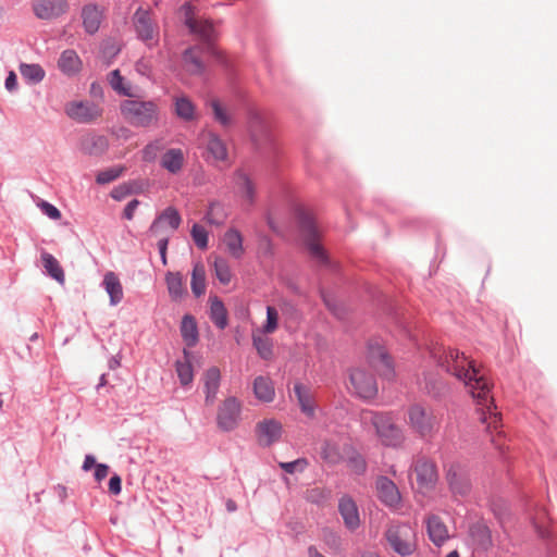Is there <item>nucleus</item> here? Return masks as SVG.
I'll use <instances>...</instances> for the list:
<instances>
[{
  "instance_id": "nucleus-1",
  "label": "nucleus",
  "mask_w": 557,
  "mask_h": 557,
  "mask_svg": "<svg viewBox=\"0 0 557 557\" xmlns=\"http://www.w3.org/2000/svg\"><path fill=\"white\" fill-rule=\"evenodd\" d=\"M438 359L443 369L462 381L470 388V393L479 406L478 410L481 411V422L486 423L488 429L493 428L496 430L500 418L495 411L494 399L490 395L491 384L486 379L485 370L460 350H443Z\"/></svg>"
},
{
  "instance_id": "nucleus-2",
  "label": "nucleus",
  "mask_w": 557,
  "mask_h": 557,
  "mask_svg": "<svg viewBox=\"0 0 557 557\" xmlns=\"http://www.w3.org/2000/svg\"><path fill=\"white\" fill-rule=\"evenodd\" d=\"M408 425L419 437L431 440L440 431L441 418L426 405L412 404L408 411Z\"/></svg>"
},
{
  "instance_id": "nucleus-3",
  "label": "nucleus",
  "mask_w": 557,
  "mask_h": 557,
  "mask_svg": "<svg viewBox=\"0 0 557 557\" xmlns=\"http://www.w3.org/2000/svg\"><path fill=\"white\" fill-rule=\"evenodd\" d=\"M384 536L391 548L403 557L411 556L417 549V534L408 523H391Z\"/></svg>"
},
{
  "instance_id": "nucleus-4",
  "label": "nucleus",
  "mask_w": 557,
  "mask_h": 557,
  "mask_svg": "<svg viewBox=\"0 0 557 557\" xmlns=\"http://www.w3.org/2000/svg\"><path fill=\"white\" fill-rule=\"evenodd\" d=\"M121 113L132 125L148 127L158 119V107L153 101L124 100Z\"/></svg>"
},
{
  "instance_id": "nucleus-5",
  "label": "nucleus",
  "mask_w": 557,
  "mask_h": 557,
  "mask_svg": "<svg viewBox=\"0 0 557 557\" xmlns=\"http://www.w3.org/2000/svg\"><path fill=\"white\" fill-rule=\"evenodd\" d=\"M132 23L136 37L148 48L156 47L159 44L160 27L151 11L143 8L137 9L132 17Z\"/></svg>"
},
{
  "instance_id": "nucleus-6",
  "label": "nucleus",
  "mask_w": 557,
  "mask_h": 557,
  "mask_svg": "<svg viewBox=\"0 0 557 557\" xmlns=\"http://www.w3.org/2000/svg\"><path fill=\"white\" fill-rule=\"evenodd\" d=\"M301 230L311 258L320 265L329 264V255L320 244L318 230L308 214L301 215Z\"/></svg>"
},
{
  "instance_id": "nucleus-7",
  "label": "nucleus",
  "mask_w": 557,
  "mask_h": 557,
  "mask_svg": "<svg viewBox=\"0 0 557 557\" xmlns=\"http://www.w3.org/2000/svg\"><path fill=\"white\" fill-rule=\"evenodd\" d=\"M240 412L242 405L236 397L225 398L218 409V426L225 432L233 431L239 422Z\"/></svg>"
},
{
  "instance_id": "nucleus-8",
  "label": "nucleus",
  "mask_w": 557,
  "mask_h": 557,
  "mask_svg": "<svg viewBox=\"0 0 557 557\" xmlns=\"http://www.w3.org/2000/svg\"><path fill=\"white\" fill-rule=\"evenodd\" d=\"M182 218L178 211L173 207L164 209L152 222L149 233L153 237L170 236L181 225Z\"/></svg>"
},
{
  "instance_id": "nucleus-9",
  "label": "nucleus",
  "mask_w": 557,
  "mask_h": 557,
  "mask_svg": "<svg viewBox=\"0 0 557 557\" xmlns=\"http://www.w3.org/2000/svg\"><path fill=\"white\" fill-rule=\"evenodd\" d=\"M66 115L78 123H91L102 115V109L92 101H71L65 106Z\"/></svg>"
},
{
  "instance_id": "nucleus-10",
  "label": "nucleus",
  "mask_w": 557,
  "mask_h": 557,
  "mask_svg": "<svg viewBox=\"0 0 557 557\" xmlns=\"http://www.w3.org/2000/svg\"><path fill=\"white\" fill-rule=\"evenodd\" d=\"M183 11L185 24L190 33L197 35L205 42H210L215 36L213 24L209 20L196 16L189 4L184 5Z\"/></svg>"
},
{
  "instance_id": "nucleus-11",
  "label": "nucleus",
  "mask_w": 557,
  "mask_h": 557,
  "mask_svg": "<svg viewBox=\"0 0 557 557\" xmlns=\"http://www.w3.org/2000/svg\"><path fill=\"white\" fill-rule=\"evenodd\" d=\"M414 473L418 487L421 491L432 490L438 480L435 463L428 459L417 460L414 465Z\"/></svg>"
},
{
  "instance_id": "nucleus-12",
  "label": "nucleus",
  "mask_w": 557,
  "mask_h": 557,
  "mask_svg": "<svg viewBox=\"0 0 557 557\" xmlns=\"http://www.w3.org/2000/svg\"><path fill=\"white\" fill-rule=\"evenodd\" d=\"M350 381L355 387L356 395L361 399H372L377 394V384L374 376L363 370H356Z\"/></svg>"
},
{
  "instance_id": "nucleus-13",
  "label": "nucleus",
  "mask_w": 557,
  "mask_h": 557,
  "mask_svg": "<svg viewBox=\"0 0 557 557\" xmlns=\"http://www.w3.org/2000/svg\"><path fill=\"white\" fill-rule=\"evenodd\" d=\"M282 424L275 419H264L257 423L256 434L258 443L262 447H270L278 442L282 436Z\"/></svg>"
},
{
  "instance_id": "nucleus-14",
  "label": "nucleus",
  "mask_w": 557,
  "mask_h": 557,
  "mask_svg": "<svg viewBox=\"0 0 557 557\" xmlns=\"http://www.w3.org/2000/svg\"><path fill=\"white\" fill-rule=\"evenodd\" d=\"M34 14L40 20H52L67 11L66 0H33Z\"/></svg>"
},
{
  "instance_id": "nucleus-15",
  "label": "nucleus",
  "mask_w": 557,
  "mask_h": 557,
  "mask_svg": "<svg viewBox=\"0 0 557 557\" xmlns=\"http://www.w3.org/2000/svg\"><path fill=\"white\" fill-rule=\"evenodd\" d=\"M375 431L383 444L387 446H398L404 440L400 428L392 421V418L388 414L385 413L380 420H377Z\"/></svg>"
},
{
  "instance_id": "nucleus-16",
  "label": "nucleus",
  "mask_w": 557,
  "mask_h": 557,
  "mask_svg": "<svg viewBox=\"0 0 557 557\" xmlns=\"http://www.w3.org/2000/svg\"><path fill=\"white\" fill-rule=\"evenodd\" d=\"M197 358L194 350H183V357L175 361V371L180 384L184 388H189L194 381V368Z\"/></svg>"
},
{
  "instance_id": "nucleus-17",
  "label": "nucleus",
  "mask_w": 557,
  "mask_h": 557,
  "mask_svg": "<svg viewBox=\"0 0 557 557\" xmlns=\"http://www.w3.org/2000/svg\"><path fill=\"white\" fill-rule=\"evenodd\" d=\"M376 491L379 498L388 507L397 508L401 496L396 484L386 476H381L376 481Z\"/></svg>"
},
{
  "instance_id": "nucleus-18",
  "label": "nucleus",
  "mask_w": 557,
  "mask_h": 557,
  "mask_svg": "<svg viewBox=\"0 0 557 557\" xmlns=\"http://www.w3.org/2000/svg\"><path fill=\"white\" fill-rule=\"evenodd\" d=\"M448 485L454 495L466 496L471 490L467 473L458 466H451L446 475Z\"/></svg>"
},
{
  "instance_id": "nucleus-19",
  "label": "nucleus",
  "mask_w": 557,
  "mask_h": 557,
  "mask_svg": "<svg viewBox=\"0 0 557 557\" xmlns=\"http://www.w3.org/2000/svg\"><path fill=\"white\" fill-rule=\"evenodd\" d=\"M425 523L429 539L434 545L440 547L449 539L447 527L438 516L430 515Z\"/></svg>"
},
{
  "instance_id": "nucleus-20",
  "label": "nucleus",
  "mask_w": 557,
  "mask_h": 557,
  "mask_svg": "<svg viewBox=\"0 0 557 557\" xmlns=\"http://www.w3.org/2000/svg\"><path fill=\"white\" fill-rule=\"evenodd\" d=\"M222 245L225 251L234 259H240L244 253V238L240 232L236 228H228L222 236Z\"/></svg>"
},
{
  "instance_id": "nucleus-21",
  "label": "nucleus",
  "mask_w": 557,
  "mask_h": 557,
  "mask_svg": "<svg viewBox=\"0 0 557 557\" xmlns=\"http://www.w3.org/2000/svg\"><path fill=\"white\" fill-rule=\"evenodd\" d=\"M375 354L371 356V362L379 374L386 380H394L395 367L394 361L389 354L384 350H374Z\"/></svg>"
},
{
  "instance_id": "nucleus-22",
  "label": "nucleus",
  "mask_w": 557,
  "mask_h": 557,
  "mask_svg": "<svg viewBox=\"0 0 557 557\" xmlns=\"http://www.w3.org/2000/svg\"><path fill=\"white\" fill-rule=\"evenodd\" d=\"M235 185L243 201L248 206H252L256 200V184L253 181L246 173L237 172Z\"/></svg>"
},
{
  "instance_id": "nucleus-23",
  "label": "nucleus",
  "mask_w": 557,
  "mask_h": 557,
  "mask_svg": "<svg viewBox=\"0 0 557 557\" xmlns=\"http://www.w3.org/2000/svg\"><path fill=\"white\" fill-rule=\"evenodd\" d=\"M294 393L301 411L308 417L313 418L315 413V403L311 395L310 388L302 383H295Z\"/></svg>"
},
{
  "instance_id": "nucleus-24",
  "label": "nucleus",
  "mask_w": 557,
  "mask_h": 557,
  "mask_svg": "<svg viewBox=\"0 0 557 557\" xmlns=\"http://www.w3.org/2000/svg\"><path fill=\"white\" fill-rule=\"evenodd\" d=\"M253 394L260 401L271 403L275 397L273 381L269 376H257L253 381Z\"/></svg>"
},
{
  "instance_id": "nucleus-25",
  "label": "nucleus",
  "mask_w": 557,
  "mask_h": 557,
  "mask_svg": "<svg viewBox=\"0 0 557 557\" xmlns=\"http://www.w3.org/2000/svg\"><path fill=\"white\" fill-rule=\"evenodd\" d=\"M165 283L171 300L181 301L187 295V289L180 272H168L165 274Z\"/></svg>"
},
{
  "instance_id": "nucleus-26",
  "label": "nucleus",
  "mask_w": 557,
  "mask_h": 557,
  "mask_svg": "<svg viewBox=\"0 0 557 557\" xmlns=\"http://www.w3.org/2000/svg\"><path fill=\"white\" fill-rule=\"evenodd\" d=\"M102 285L110 297V304L116 306L123 299V287L119 276L114 272H107Z\"/></svg>"
},
{
  "instance_id": "nucleus-27",
  "label": "nucleus",
  "mask_w": 557,
  "mask_h": 557,
  "mask_svg": "<svg viewBox=\"0 0 557 557\" xmlns=\"http://www.w3.org/2000/svg\"><path fill=\"white\" fill-rule=\"evenodd\" d=\"M221 373L216 367L209 368L205 373L206 403L213 404L219 392Z\"/></svg>"
},
{
  "instance_id": "nucleus-28",
  "label": "nucleus",
  "mask_w": 557,
  "mask_h": 557,
  "mask_svg": "<svg viewBox=\"0 0 557 557\" xmlns=\"http://www.w3.org/2000/svg\"><path fill=\"white\" fill-rule=\"evenodd\" d=\"M82 17L86 32L95 34L102 20V10L95 4H87L83 8Z\"/></svg>"
},
{
  "instance_id": "nucleus-29",
  "label": "nucleus",
  "mask_w": 557,
  "mask_h": 557,
  "mask_svg": "<svg viewBox=\"0 0 557 557\" xmlns=\"http://www.w3.org/2000/svg\"><path fill=\"white\" fill-rule=\"evenodd\" d=\"M185 158L181 149H169L161 158V166L172 174H177L184 166Z\"/></svg>"
},
{
  "instance_id": "nucleus-30",
  "label": "nucleus",
  "mask_w": 557,
  "mask_h": 557,
  "mask_svg": "<svg viewBox=\"0 0 557 557\" xmlns=\"http://www.w3.org/2000/svg\"><path fill=\"white\" fill-rule=\"evenodd\" d=\"M321 459L329 465H337L344 459L343 449L335 440H325L320 451Z\"/></svg>"
},
{
  "instance_id": "nucleus-31",
  "label": "nucleus",
  "mask_w": 557,
  "mask_h": 557,
  "mask_svg": "<svg viewBox=\"0 0 557 557\" xmlns=\"http://www.w3.org/2000/svg\"><path fill=\"white\" fill-rule=\"evenodd\" d=\"M470 537L472 544L481 550H486L492 545V537L488 528L484 524L476 523L470 528Z\"/></svg>"
},
{
  "instance_id": "nucleus-32",
  "label": "nucleus",
  "mask_w": 557,
  "mask_h": 557,
  "mask_svg": "<svg viewBox=\"0 0 557 557\" xmlns=\"http://www.w3.org/2000/svg\"><path fill=\"white\" fill-rule=\"evenodd\" d=\"M207 151L215 161H225L227 148L224 141L214 133L207 134Z\"/></svg>"
},
{
  "instance_id": "nucleus-33",
  "label": "nucleus",
  "mask_w": 557,
  "mask_h": 557,
  "mask_svg": "<svg viewBox=\"0 0 557 557\" xmlns=\"http://www.w3.org/2000/svg\"><path fill=\"white\" fill-rule=\"evenodd\" d=\"M59 67L66 75L77 73L82 67V61L74 50H65L59 59Z\"/></svg>"
},
{
  "instance_id": "nucleus-34",
  "label": "nucleus",
  "mask_w": 557,
  "mask_h": 557,
  "mask_svg": "<svg viewBox=\"0 0 557 557\" xmlns=\"http://www.w3.org/2000/svg\"><path fill=\"white\" fill-rule=\"evenodd\" d=\"M174 112L184 121H193L195 119L196 108L188 97L182 95L174 97Z\"/></svg>"
},
{
  "instance_id": "nucleus-35",
  "label": "nucleus",
  "mask_w": 557,
  "mask_h": 557,
  "mask_svg": "<svg viewBox=\"0 0 557 557\" xmlns=\"http://www.w3.org/2000/svg\"><path fill=\"white\" fill-rule=\"evenodd\" d=\"M41 260L47 273L58 283L63 284L65 282V275L60 262L48 252L41 253Z\"/></svg>"
},
{
  "instance_id": "nucleus-36",
  "label": "nucleus",
  "mask_w": 557,
  "mask_h": 557,
  "mask_svg": "<svg viewBox=\"0 0 557 557\" xmlns=\"http://www.w3.org/2000/svg\"><path fill=\"white\" fill-rule=\"evenodd\" d=\"M210 319L219 329L227 325L226 308L218 297L210 298Z\"/></svg>"
},
{
  "instance_id": "nucleus-37",
  "label": "nucleus",
  "mask_w": 557,
  "mask_h": 557,
  "mask_svg": "<svg viewBox=\"0 0 557 557\" xmlns=\"http://www.w3.org/2000/svg\"><path fill=\"white\" fill-rule=\"evenodd\" d=\"M190 287L196 297L206 292V269L201 262L195 263L193 268Z\"/></svg>"
},
{
  "instance_id": "nucleus-38",
  "label": "nucleus",
  "mask_w": 557,
  "mask_h": 557,
  "mask_svg": "<svg viewBox=\"0 0 557 557\" xmlns=\"http://www.w3.org/2000/svg\"><path fill=\"white\" fill-rule=\"evenodd\" d=\"M111 87L120 95L135 97L136 92L132 85L125 82L119 70L112 71L108 76Z\"/></svg>"
},
{
  "instance_id": "nucleus-39",
  "label": "nucleus",
  "mask_w": 557,
  "mask_h": 557,
  "mask_svg": "<svg viewBox=\"0 0 557 557\" xmlns=\"http://www.w3.org/2000/svg\"><path fill=\"white\" fill-rule=\"evenodd\" d=\"M181 332L187 346H193L196 344L198 338V331L194 317L189 314L184 315L181 323Z\"/></svg>"
},
{
  "instance_id": "nucleus-40",
  "label": "nucleus",
  "mask_w": 557,
  "mask_h": 557,
  "mask_svg": "<svg viewBox=\"0 0 557 557\" xmlns=\"http://www.w3.org/2000/svg\"><path fill=\"white\" fill-rule=\"evenodd\" d=\"M209 106L212 110L214 120L223 127L232 125L233 119L227 108L224 107L218 99L209 101Z\"/></svg>"
},
{
  "instance_id": "nucleus-41",
  "label": "nucleus",
  "mask_w": 557,
  "mask_h": 557,
  "mask_svg": "<svg viewBox=\"0 0 557 557\" xmlns=\"http://www.w3.org/2000/svg\"><path fill=\"white\" fill-rule=\"evenodd\" d=\"M20 72L22 77L29 83H39L45 77V71L38 64H21Z\"/></svg>"
},
{
  "instance_id": "nucleus-42",
  "label": "nucleus",
  "mask_w": 557,
  "mask_h": 557,
  "mask_svg": "<svg viewBox=\"0 0 557 557\" xmlns=\"http://www.w3.org/2000/svg\"><path fill=\"white\" fill-rule=\"evenodd\" d=\"M213 268L216 278L223 285L230 284L232 280V272L228 262L222 257H215Z\"/></svg>"
},
{
  "instance_id": "nucleus-43",
  "label": "nucleus",
  "mask_w": 557,
  "mask_h": 557,
  "mask_svg": "<svg viewBox=\"0 0 557 557\" xmlns=\"http://www.w3.org/2000/svg\"><path fill=\"white\" fill-rule=\"evenodd\" d=\"M280 313L276 307H267V319L262 324L261 331L264 334H273L278 329Z\"/></svg>"
},
{
  "instance_id": "nucleus-44",
  "label": "nucleus",
  "mask_w": 557,
  "mask_h": 557,
  "mask_svg": "<svg viewBox=\"0 0 557 557\" xmlns=\"http://www.w3.org/2000/svg\"><path fill=\"white\" fill-rule=\"evenodd\" d=\"M186 70L191 74H201L203 72V64L198 57L195 55L193 48L187 49L183 55Z\"/></svg>"
},
{
  "instance_id": "nucleus-45",
  "label": "nucleus",
  "mask_w": 557,
  "mask_h": 557,
  "mask_svg": "<svg viewBox=\"0 0 557 557\" xmlns=\"http://www.w3.org/2000/svg\"><path fill=\"white\" fill-rule=\"evenodd\" d=\"M309 462L307 458H298L294 461L288 462H278V467L288 474H294L295 472H302Z\"/></svg>"
},
{
  "instance_id": "nucleus-46",
  "label": "nucleus",
  "mask_w": 557,
  "mask_h": 557,
  "mask_svg": "<svg viewBox=\"0 0 557 557\" xmlns=\"http://www.w3.org/2000/svg\"><path fill=\"white\" fill-rule=\"evenodd\" d=\"M191 237L198 248L206 249L208 247V233L203 226L194 224L191 228Z\"/></svg>"
},
{
  "instance_id": "nucleus-47",
  "label": "nucleus",
  "mask_w": 557,
  "mask_h": 557,
  "mask_svg": "<svg viewBox=\"0 0 557 557\" xmlns=\"http://www.w3.org/2000/svg\"><path fill=\"white\" fill-rule=\"evenodd\" d=\"M367 463L359 454H350V474L360 475L366 472Z\"/></svg>"
},
{
  "instance_id": "nucleus-48",
  "label": "nucleus",
  "mask_w": 557,
  "mask_h": 557,
  "mask_svg": "<svg viewBox=\"0 0 557 557\" xmlns=\"http://www.w3.org/2000/svg\"><path fill=\"white\" fill-rule=\"evenodd\" d=\"M122 168H113L98 173L96 182L98 184H108L116 180L122 174Z\"/></svg>"
},
{
  "instance_id": "nucleus-49",
  "label": "nucleus",
  "mask_w": 557,
  "mask_h": 557,
  "mask_svg": "<svg viewBox=\"0 0 557 557\" xmlns=\"http://www.w3.org/2000/svg\"><path fill=\"white\" fill-rule=\"evenodd\" d=\"M163 148L160 140L148 144L143 150V159L146 162H151L157 158L158 152Z\"/></svg>"
},
{
  "instance_id": "nucleus-50",
  "label": "nucleus",
  "mask_w": 557,
  "mask_h": 557,
  "mask_svg": "<svg viewBox=\"0 0 557 557\" xmlns=\"http://www.w3.org/2000/svg\"><path fill=\"white\" fill-rule=\"evenodd\" d=\"M323 541L331 549L335 552L341 548V537L329 529L323 530Z\"/></svg>"
},
{
  "instance_id": "nucleus-51",
  "label": "nucleus",
  "mask_w": 557,
  "mask_h": 557,
  "mask_svg": "<svg viewBox=\"0 0 557 557\" xmlns=\"http://www.w3.org/2000/svg\"><path fill=\"white\" fill-rule=\"evenodd\" d=\"M86 144H91V147H86L88 152L94 153L98 151H102L107 147V139L103 136H91L86 138Z\"/></svg>"
},
{
  "instance_id": "nucleus-52",
  "label": "nucleus",
  "mask_w": 557,
  "mask_h": 557,
  "mask_svg": "<svg viewBox=\"0 0 557 557\" xmlns=\"http://www.w3.org/2000/svg\"><path fill=\"white\" fill-rule=\"evenodd\" d=\"M384 413H377L371 410H363L360 414L361 422L364 424H372L374 429L377 425V420L382 418Z\"/></svg>"
},
{
  "instance_id": "nucleus-53",
  "label": "nucleus",
  "mask_w": 557,
  "mask_h": 557,
  "mask_svg": "<svg viewBox=\"0 0 557 557\" xmlns=\"http://www.w3.org/2000/svg\"><path fill=\"white\" fill-rule=\"evenodd\" d=\"M259 253L263 257H271L273 255L272 242L268 237H262L258 247Z\"/></svg>"
},
{
  "instance_id": "nucleus-54",
  "label": "nucleus",
  "mask_w": 557,
  "mask_h": 557,
  "mask_svg": "<svg viewBox=\"0 0 557 557\" xmlns=\"http://www.w3.org/2000/svg\"><path fill=\"white\" fill-rule=\"evenodd\" d=\"M40 208H41L42 212L52 220H59L61 218L60 210L49 202L44 201L40 205Z\"/></svg>"
},
{
  "instance_id": "nucleus-55",
  "label": "nucleus",
  "mask_w": 557,
  "mask_h": 557,
  "mask_svg": "<svg viewBox=\"0 0 557 557\" xmlns=\"http://www.w3.org/2000/svg\"><path fill=\"white\" fill-rule=\"evenodd\" d=\"M122 491V479L119 474L114 473L109 480V492L112 495H119Z\"/></svg>"
},
{
  "instance_id": "nucleus-56",
  "label": "nucleus",
  "mask_w": 557,
  "mask_h": 557,
  "mask_svg": "<svg viewBox=\"0 0 557 557\" xmlns=\"http://www.w3.org/2000/svg\"><path fill=\"white\" fill-rule=\"evenodd\" d=\"M109 466L106 463H98L95 467L94 478L97 482H101L103 479H106L109 474Z\"/></svg>"
},
{
  "instance_id": "nucleus-57",
  "label": "nucleus",
  "mask_w": 557,
  "mask_h": 557,
  "mask_svg": "<svg viewBox=\"0 0 557 557\" xmlns=\"http://www.w3.org/2000/svg\"><path fill=\"white\" fill-rule=\"evenodd\" d=\"M338 510H339V513H341L342 519L344 521V524L346 527H348V496L347 495H344L339 499Z\"/></svg>"
},
{
  "instance_id": "nucleus-58",
  "label": "nucleus",
  "mask_w": 557,
  "mask_h": 557,
  "mask_svg": "<svg viewBox=\"0 0 557 557\" xmlns=\"http://www.w3.org/2000/svg\"><path fill=\"white\" fill-rule=\"evenodd\" d=\"M157 238H158V248H159L160 257H161L162 263L165 265L168 262L166 249H168L169 239H168V236H162V237H157Z\"/></svg>"
},
{
  "instance_id": "nucleus-59",
  "label": "nucleus",
  "mask_w": 557,
  "mask_h": 557,
  "mask_svg": "<svg viewBox=\"0 0 557 557\" xmlns=\"http://www.w3.org/2000/svg\"><path fill=\"white\" fill-rule=\"evenodd\" d=\"M138 206H139V201L137 199H133L132 201H129L124 209V212H123L124 218L127 220H132L134 218V213H135L136 209L138 208Z\"/></svg>"
},
{
  "instance_id": "nucleus-60",
  "label": "nucleus",
  "mask_w": 557,
  "mask_h": 557,
  "mask_svg": "<svg viewBox=\"0 0 557 557\" xmlns=\"http://www.w3.org/2000/svg\"><path fill=\"white\" fill-rule=\"evenodd\" d=\"M220 209L219 206H215V205H212L210 206L209 208V211L207 213V221L211 224H221L222 223V220H219L216 218V214L215 212Z\"/></svg>"
},
{
  "instance_id": "nucleus-61",
  "label": "nucleus",
  "mask_w": 557,
  "mask_h": 557,
  "mask_svg": "<svg viewBox=\"0 0 557 557\" xmlns=\"http://www.w3.org/2000/svg\"><path fill=\"white\" fill-rule=\"evenodd\" d=\"M359 516L355 504L350 503V530L359 525Z\"/></svg>"
},
{
  "instance_id": "nucleus-62",
  "label": "nucleus",
  "mask_w": 557,
  "mask_h": 557,
  "mask_svg": "<svg viewBox=\"0 0 557 557\" xmlns=\"http://www.w3.org/2000/svg\"><path fill=\"white\" fill-rule=\"evenodd\" d=\"M16 86H17L16 75L14 72H10L8 77L5 78V88L9 91H12L16 88Z\"/></svg>"
},
{
  "instance_id": "nucleus-63",
  "label": "nucleus",
  "mask_w": 557,
  "mask_h": 557,
  "mask_svg": "<svg viewBox=\"0 0 557 557\" xmlns=\"http://www.w3.org/2000/svg\"><path fill=\"white\" fill-rule=\"evenodd\" d=\"M98 463L96 462V458L92 455H86L82 469L84 471H89L91 468H95Z\"/></svg>"
},
{
  "instance_id": "nucleus-64",
  "label": "nucleus",
  "mask_w": 557,
  "mask_h": 557,
  "mask_svg": "<svg viewBox=\"0 0 557 557\" xmlns=\"http://www.w3.org/2000/svg\"><path fill=\"white\" fill-rule=\"evenodd\" d=\"M121 359L122 355L121 351L117 352V355L112 356L108 361V367L110 370H115L121 366Z\"/></svg>"
}]
</instances>
